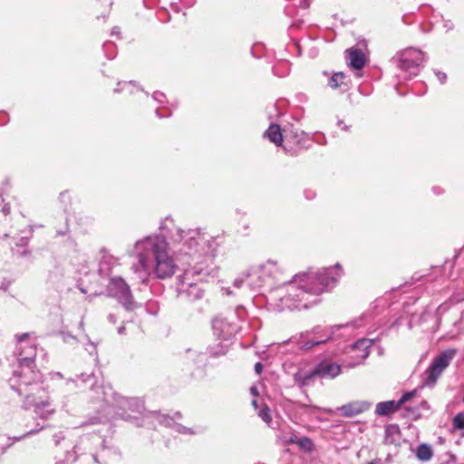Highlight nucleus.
I'll list each match as a JSON object with an SVG mask.
<instances>
[{"mask_svg": "<svg viewBox=\"0 0 464 464\" xmlns=\"http://www.w3.org/2000/svg\"><path fill=\"white\" fill-rule=\"evenodd\" d=\"M338 267L339 266L336 265L334 268H324L317 273L296 275L293 281L284 286L285 295L279 298V309L307 308L312 302H309L306 296L309 295H318L332 286L336 281L334 273Z\"/></svg>", "mask_w": 464, "mask_h": 464, "instance_id": "obj_1", "label": "nucleus"}, {"mask_svg": "<svg viewBox=\"0 0 464 464\" xmlns=\"http://www.w3.org/2000/svg\"><path fill=\"white\" fill-rule=\"evenodd\" d=\"M345 53L350 67L355 70H361L365 65L366 58L362 50L352 47L346 50Z\"/></svg>", "mask_w": 464, "mask_h": 464, "instance_id": "obj_14", "label": "nucleus"}, {"mask_svg": "<svg viewBox=\"0 0 464 464\" xmlns=\"http://www.w3.org/2000/svg\"><path fill=\"white\" fill-rule=\"evenodd\" d=\"M132 252L146 275L165 279L171 277L176 271L177 266L169 253V244L162 236L150 235L138 240Z\"/></svg>", "mask_w": 464, "mask_h": 464, "instance_id": "obj_2", "label": "nucleus"}, {"mask_svg": "<svg viewBox=\"0 0 464 464\" xmlns=\"http://www.w3.org/2000/svg\"><path fill=\"white\" fill-rule=\"evenodd\" d=\"M424 62V54L421 51L410 48L400 53L397 66L411 75H417L420 64Z\"/></svg>", "mask_w": 464, "mask_h": 464, "instance_id": "obj_8", "label": "nucleus"}, {"mask_svg": "<svg viewBox=\"0 0 464 464\" xmlns=\"http://www.w3.org/2000/svg\"><path fill=\"white\" fill-rule=\"evenodd\" d=\"M265 135L269 139L270 141L277 146L281 145L283 141V136L280 128L276 124H271L268 130L266 131Z\"/></svg>", "mask_w": 464, "mask_h": 464, "instance_id": "obj_18", "label": "nucleus"}, {"mask_svg": "<svg viewBox=\"0 0 464 464\" xmlns=\"http://www.w3.org/2000/svg\"><path fill=\"white\" fill-rule=\"evenodd\" d=\"M453 426L455 429L463 430L464 429V414L459 413L453 419Z\"/></svg>", "mask_w": 464, "mask_h": 464, "instance_id": "obj_25", "label": "nucleus"}, {"mask_svg": "<svg viewBox=\"0 0 464 464\" xmlns=\"http://www.w3.org/2000/svg\"><path fill=\"white\" fill-rule=\"evenodd\" d=\"M117 33H118V32L116 31V28H115V29H113L112 34H117Z\"/></svg>", "mask_w": 464, "mask_h": 464, "instance_id": "obj_37", "label": "nucleus"}, {"mask_svg": "<svg viewBox=\"0 0 464 464\" xmlns=\"http://www.w3.org/2000/svg\"><path fill=\"white\" fill-rule=\"evenodd\" d=\"M119 334H122L124 332V327L121 326L118 329Z\"/></svg>", "mask_w": 464, "mask_h": 464, "instance_id": "obj_36", "label": "nucleus"}, {"mask_svg": "<svg viewBox=\"0 0 464 464\" xmlns=\"http://www.w3.org/2000/svg\"><path fill=\"white\" fill-rule=\"evenodd\" d=\"M209 272L205 271L203 268L193 267L188 269L184 273V279L181 285V292L191 300L200 299L204 295V289L198 285V283H192L190 280L195 276H201L200 281L204 279L206 276H208Z\"/></svg>", "mask_w": 464, "mask_h": 464, "instance_id": "obj_6", "label": "nucleus"}, {"mask_svg": "<svg viewBox=\"0 0 464 464\" xmlns=\"http://www.w3.org/2000/svg\"><path fill=\"white\" fill-rule=\"evenodd\" d=\"M162 229L167 230L174 243L182 245L179 251L184 255L192 256L198 252L202 254L206 253L203 247L198 249L200 243L203 242V238L198 230L189 229L185 231L179 227H177L171 218H166L164 220Z\"/></svg>", "mask_w": 464, "mask_h": 464, "instance_id": "obj_4", "label": "nucleus"}, {"mask_svg": "<svg viewBox=\"0 0 464 464\" xmlns=\"http://www.w3.org/2000/svg\"><path fill=\"white\" fill-rule=\"evenodd\" d=\"M345 79H346V76L343 72H335L329 80L328 84L332 89H338V88H342V87L346 88L348 86V84H347Z\"/></svg>", "mask_w": 464, "mask_h": 464, "instance_id": "obj_20", "label": "nucleus"}, {"mask_svg": "<svg viewBox=\"0 0 464 464\" xmlns=\"http://www.w3.org/2000/svg\"><path fill=\"white\" fill-rule=\"evenodd\" d=\"M439 81L441 82V83H444L446 79H447V75L446 73L442 72H435Z\"/></svg>", "mask_w": 464, "mask_h": 464, "instance_id": "obj_27", "label": "nucleus"}, {"mask_svg": "<svg viewBox=\"0 0 464 464\" xmlns=\"http://www.w3.org/2000/svg\"><path fill=\"white\" fill-rule=\"evenodd\" d=\"M401 440V431L398 425L391 424L385 429V443L397 444Z\"/></svg>", "mask_w": 464, "mask_h": 464, "instance_id": "obj_17", "label": "nucleus"}, {"mask_svg": "<svg viewBox=\"0 0 464 464\" xmlns=\"http://www.w3.org/2000/svg\"><path fill=\"white\" fill-rule=\"evenodd\" d=\"M459 300H464V297L460 298Z\"/></svg>", "mask_w": 464, "mask_h": 464, "instance_id": "obj_39", "label": "nucleus"}, {"mask_svg": "<svg viewBox=\"0 0 464 464\" xmlns=\"http://www.w3.org/2000/svg\"><path fill=\"white\" fill-rule=\"evenodd\" d=\"M369 408L370 404L368 402L356 401L343 405L338 411L341 415L350 418L364 412Z\"/></svg>", "mask_w": 464, "mask_h": 464, "instance_id": "obj_13", "label": "nucleus"}, {"mask_svg": "<svg viewBox=\"0 0 464 464\" xmlns=\"http://www.w3.org/2000/svg\"><path fill=\"white\" fill-rule=\"evenodd\" d=\"M3 212H4L5 214H8V213L10 212V208H9V207H7V206H5V207L3 208Z\"/></svg>", "mask_w": 464, "mask_h": 464, "instance_id": "obj_33", "label": "nucleus"}, {"mask_svg": "<svg viewBox=\"0 0 464 464\" xmlns=\"http://www.w3.org/2000/svg\"><path fill=\"white\" fill-rule=\"evenodd\" d=\"M455 349H448L440 353L432 362L430 366L426 370L427 374L426 383L433 384L436 382L439 376L450 365V362L456 355Z\"/></svg>", "mask_w": 464, "mask_h": 464, "instance_id": "obj_7", "label": "nucleus"}, {"mask_svg": "<svg viewBox=\"0 0 464 464\" xmlns=\"http://www.w3.org/2000/svg\"><path fill=\"white\" fill-rule=\"evenodd\" d=\"M372 344V340L371 339H361L353 343L349 351L351 360L343 362V366L353 368L361 364L368 357Z\"/></svg>", "mask_w": 464, "mask_h": 464, "instance_id": "obj_9", "label": "nucleus"}, {"mask_svg": "<svg viewBox=\"0 0 464 464\" xmlns=\"http://www.w3.org/2000/svg\"><path fill=\"white\" fill-rule=\"evenodd\" d=\"M215 334L225 340L229 339L236 333V327L225 318L217 317L212 322Z\"/></svg>", "mask_w": 464, "mask_h": 464, "instance_id": "obj_12", "label": "nucleus"}, {"mask_svg": "<svg viewBox=\"0 0 464 464\" xmlns=\"http://www.w3.org/2000/svg\"><path fill=\"white\" fill-rule=\"evenodd\" d=\"M117 264V259L106 251L102 252V257L99 264V272L103 275H109L113 266Z\"/></svg>", "mask_w": 464, "mask_h": 464, "instance_id": "obj_16", "label": "nucleus"}, {"mask_svg": "<svg viewBox=\"0 0 464 464\" xmlns=\"http://www.w3.org/2000/svg\"><path fill=\"white\" fill-rule=\"evenodd\" d=\"M262 369H263V365H262V363H261V362H256V363L255 364V371H256V372L257 374H260V373H261Z\"/></svg>", "mask_w": 464, "mask_h": 464, "instance_id": "obj_29", "label": "nucleus"}, {"mask_svg": "<svg viewBox=\"0 0 464 464\" xmlns=\"http://www.w3.org/2000/svg\"><path fill=\"white\" fill-rule=\"evenodd\" d=\"M110 296L118 300L125 309L133 310L136 306L131 291L128 284L121 277H111L107 285Z\"/></svg>", "mask_w": 464, "mask_h": 464, "instance_id": "obj_5", "label": "nucleus"}, {"mask_svg": "<svg viewBox=\"0 0 464 464\" xmlns=\"http://www.w3.org/2000/svg\"><path fill=\"white\" fill-rule=\"evenodd\" d=\"M318 377L334 379L341 373V365L330 360H323L314 368Z\"/></svg>", "mask_w": 464, "mask_h": 464, "instance_id": "obj_11", "label": "nucleus"}, {"mask_svg": "<svg viewBox=\"0 0 464 464\" xmlns=\"http://www.w3.org/2000/svg\"><path fill=\"white\" fill-rule=\"evenodd\" d=\"M314 377H318L317 373H314V369L310 372H298L295 374V379L302 385H306Z\"/></svg>", "mask_w": 464, "mask_h": 464, "instance_id": "obj_22", "label": "nucleus"}, {"mask_svg": "<svg viewBox=\"0 0 464 464\" xmlns=\"http://www.w3.org/2000/svg\"><path fill=\"white\" fill-rule=\"evenodd\" d=\"M132 85H133V84H132V82H124V83H123V86H124V87H130V86H132Z\"/></svg>", "mask_w": 464, "mask_h": 464, "instance_id": "obj_34", "label": "nucleus"}, {"mask_svg": "<svg viewBox=\"0 0 464 464\" xmlns=\"http://www.w3.org/2000/svg\"><path fill=\"white\" fill-rule=\"evenodd\" d=\"M415 391L404 393L399 401H387L376 405L375 412L380 416H387L396 411L403 403L415 396Z\"/></svg>", "mask_w": 464, "mask_h": 464, "instance_id": "obj_10", "label": "nucleus"}, {"mask_svg": "<svg viewBox=\"0 0 464 464\" xmlns=\"http://www.w3.org/2000/svg\"><path fill=\"white\" fill-rule=\"evenodd\" d=\"M34 411L40 418L48 419L55 412V408L49 399H40L34 401Z\"/></svg>", "mask_w": 464, "mask_h": 464, "instance_id": "obj_15", "label": "nucleus"}, {"mask_svg": "<svg viewBox=\"0 0 464 464\" xmlns=\"http://www.w3.org/2000/svg\"><path fill=\"white\" fill-rule=\"evenodd\" d=\"M16 353L21 368L20 372H14L10 380L13 389H17L19 393L24 392L23 386L36 382L38 374L34 371V359L36 355V342L31 338V334L25 333L16 335Z\"/></svg>", "mask_w": 464, "mask_h": 464, "instance_id": "obj_3", "label": "nucleus"}, {"mask_svg": "<svg viewBox=\"0 0 464 464\" xmlns=\"http://www.w3.org/2000/svg\"><path fill=\"white\" fill-rule=\"evenodd\" d=\"M252 405H253L256 409L257 408V401H256V400H254V401H252Z\"/></svg>", "mask_w": 464, "mask_h": 464, "instance_id": "obj_35", "label": "nucleus"}, {"mask_svg": "<svg viewBox=\"0 0 464 464\" xmlns=\"http://www.w3.org/2000/svg\"><path fill=\"white\" fill-rule=\"evenodd\" d=\"M276 263L273 261H267L266 263L260 265L257 267L256 273L260 274V276H270L274 272L276 271Z\"/></svg>", "mask_w": 464, "mask_h": 464, "instance_id": "obj_21", "label": "nucleus"}, {"mask_svg": "<svg viewBox=\"0 0 464 464\" xmlns=\"http://www.w3.org/2000/svg\"><path fill=\"white\" fill-rule=\"evenodd\" d=\"M257 414L266 423L271 422L270 410L267 406L263 407Z\"/></svg>", "mask_w": 464, "mask_h": 464, "instance_id": "obj_24", "label": "nucleus"}, {"mask_svg": "<svg viewBox=\"0 0 464 464\" xmlns=\"http://www.w3.org/2000/svg\"><path fill=\"white\" fill-rule=\"evenodd\" d=\"M164 95L162 93H155L154 95V98L160 102H162L161 101V97H163Z\"/></svg>", "mask_w": 464, "mask_h": 464, "instance_id": "obj_31", "label": "nucleus"}, {"mask_svg": "<svg viewBox=\"0 0 464 464\" xmlns=\"http://www.w3.org/2000/svg\"><path fill=\"white\" fill-rule=\"evenodd\" d=\"M296 439H299V438L297 436H295V435H292L287 441L289 443H294L295 444V440H296Z\"/></svg>", "mask_w": 464, "mask_h": 464, "instance_id": "obj_30", "label": "nucleus"}, {"mask_svg": "<svg viewBox=\"0 0 464 464\" xmlns=\"http://www.w3.org/2000/svg\"><path fill=\"white\" fill-rule=\"evenodd\" d=\"M250 392L252 395L256 396L257 395V389L256 387H251Z\"/></svg>", "mask_w": 464, "mask_h": 464, "instance_id": "obj_32", "label": "nucleus"}, {"mask_svg": "<svg viewBox=\"0 0 464 464\" xmlns=\"http://www.w3.org/2000/svg\"><path fill=\"white\" fill-rule=\"evenodd\" d=\"M295 444L298 445L301 449L306 451H311L314 448L313 441L307 437H301L296 439V440H295Z\"/></svg>", "mask_w": 464, "mask_h": 464, "instance_id": "obj_23", "label": "nucleus"}, {"mask_svg": "<svg viewBox=\"0 0 464 464\" xmlns=\"http://www.w3.org/2000/svg\"><path fill=\"white\" fill-rule=\"evenodd\" d=\"M124 401H126L127 403H129V400L128 399H123Z\"/></svg>", "mask_w": 464, "mask_h": 464, "instance_id": "obj_38", "label": "nucleus"}, {"mask_svg": "<svg viewBox=\"0 0 464 464\" xmlns=\"http://www.w3.org/2000/svg\"><path fill=\"white\" fill-rule=\"evenodd\" d=\"M326 342V340H322V341H309V342H305L304 344H300V349H303V350H309L311 349L312 347L315 346V345H318L320 343H324Z\"/></svg>", "mask_w": 464, "mask_h": 464, "instance_id": "obj_26", "label": "nucleus"}, {"mask_svg": "<svg viewBox=\"0 0 464 464\" xmlns=\"http://www.w3.org/2000/svg\"><path fill=\"white\" fill-rule=\"evenodd\" d=\"M433 455V450L431 447L428 444H420L416 449V457L420 461H428L431 459Z\"/></svg>", "mask_w": 464, "mask_h": 464, "instance_id": "obj_19", "label": "nucleus"}, {"mask_svg": "<svg viewBox=\"0 0 464 464\" xmlns=\"http://www.w3.org/2000/svg\"><path fill=\"white\" fill-rule=\"evenodd\" d=\"M63 439H64V436L62 433H58L53 436V440H54V442L56 445L59 444L60 440H63Z\"/></svg>", "mask_w": 464, "mask_h": 464, "instance_id": "obj_28", "label": "nucleus"}]
</instances>
